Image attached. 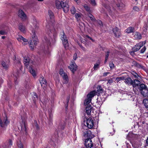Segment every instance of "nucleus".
I'll use <instances>...</instances> for the list:
<instances>
[{
  "instance_id": "1",
  "label": "nucleus",
  "mask_w": 148,
  "mask_h": 148,
  "mask_svg": "<svg viewBox=\"0 0 148 148\" xmlns=\"http://www.w3.org/2000/svg\"><path fill=\"white\" fill-rule=\"evenodd\" d=\"M55 29L53 25H46V36L44 37L45 42L48 44L53 43L55 41L56 33L55 32Z\"/></svg>"
},
{
  "instance_id": "2",
  "label": "nucleus",
  "mask_w": 148,
  "mask_h": 148,
  "mask_svg": "<svg viewBox=\"0 0 148 148\" xmlns=\"http://www.w3.org/2000/svg\"><path fill=\"white\" fill-rule=\"evenodd\" d=\"M38 29V26L36 25V23H35L34 25H33V27L32 26L31 28H30V30L32 32L31 35L33 42H32L31 40H30L28 42H29V47L31 48V49L32 50L34 49V47L37 45L38 42V39L37 38L34 30V29Z\"/></svg>"
},
{
  "instance_id": "3",
  "label": "nucleus",
  "mask_w": 148,
  "mask_h": 148,
  "mask_svg": "<svg viewBox=\"0 0 148 148\" xmlns=\"http://www.w3.org/2000/svg\"><path fill=\"white\" fill-rule=\"evenodd\" d=\"M97 90L96 91L95 90L93 91L90 92L87 95V99L84 101L85 105H87L89 104L91 101V99L92 97L95 95H98L100 93H102L103 90L101 86H99L97 88Z\"/></svg>"
},
{
  "instance_id": "4",
  "label": "nucleus",
  "mask_w": 148,
  "mask_h": 148,
  "mask_svg": "<svg viewBox=\"0 0 148 148\" xmlns=\"http://www.w3.org/2000/svg\"><path fill=\"white\" fill-rule=\"evenodd\" d=\"M55 5L57 9L62 8L65 12H67L69 10V6L68 4V1H67L56 0L55 1Z\"/></svg>"
},
{
  "instance_id": "5",
  "label": "nucleus",
  "mask_w": 148,
  "mask_h": 148,
  "mask_svg": "<svg viewBox=\"0 0 148 148\" xmlns=\"http://www.w3.org/2000/svg\"><path fill=\"white\" fill-rule=\"evenodd\" d=\"M24 62L25 65L26 66H29L30 72L34 77L36 76V73L34 69V66L33 65H34V64L33 61L30 60L28 57L25 56L24 57Z\"/></svg>"
},
{
  "instance_id": "6",
  "label": "nucleus",
  "mask_w": 148,
  "mask_h": 148,
  "mask_svg": "<svg viewBox=\"0 0 148 148\" xmlns=\"http://www.w3.org/2000/svg\"><path fill=\"white\" fill-rule=\"evenodd\" d=\"M59 74L62 78L63 83L64 84H67L69 81L68 75L62 68H60V69Z\"/></svg>"
},
{
  "instance_id": "7",
  "label": "nucleus",
  "mask_w": 148,
  "mask_h": 148,
  "mask_svg": "<svg viewBox=\"0 0 148 148\" xmlns=\"http://www.w3.org/2000/svg\"><path fill=\"white\" fill-rule=\"evenodd\" d=\"M61 38L65 48L67 49L68 46V43L67 38L63 32L61 33Z\"/></svg>"
},
{
  "instance_id": "8",
  "label": "nucleus",
  "mask_w": 148,
  "mask_h": 148,
  "mask_svg": "<svg viewBox=\"0 0 148 148\" xmlns=\"http://www.w3.org/2000/svg\"><path fill=\"white\" fill-rule=\"evenodd\" d=\"M86 126L89 129H91L93 128L94 122L93 119L90 117L87 119L86 121Z\"/></svg>"
},
{
  "instance_id": "9",
  "label": "nucleus",
  "mask_w": 148,
  "mask_h": 148,
  "mask_svg": "<svg viewBox=\"0 0 148 148\" xmlns=\"http://www.w3.org/2000/svg\"><path fill=\"white\" fill-rule=\"evenodd\" d=\"M19 18L21 20L23 21H26L27 16L25 13L22 10H19Z\"/></svg>"
},
{
  "instance_id": "10",
  "label": "nucleus",
  "mask_w": 148,
  "mask_h": 148,
  "mask_svg": "<svg viewBox=\"0 0 148 148\" xmlns=\"http://www.w3.org/2000/svg\"><path fill=\"white\" fill-rule=\"evenodd\" d=\"M145 44V42L141 41L137 44L133 48V51H137Z\"/></svg>"
},
{
  "instance_id": "11",
  "label": "nucleus",
  "mask_w": 148,
  "mask_h": 148,
  "mask_svg": "<svg viewBox=\"0 0 148 148\" xmlns=\"http://www.w3.org/2000/svg\"><path fill=\"white\" fill-rule=\"evenodd\" d=\"M84 144L87 148H91L93 145L92 141L90 138L86 139L85 141Z\"/></svg>"
},
{
  "instance_id": "12",
  "label": "nucleus",
  "mask_w": 148,
  "mask_h": 148,
  "mask_svg": "<svg viewBox=\"0 0 148 148\" xmlns=\"http://www.w3.org/2000/svg\"><path fill=\"white\" fill-rule=\"evenodd\" d=\"M68 67L73 73H74L77 69V66L75 62L73 61L71 62L70 66Z\"/></svg>"
},
{
  "instance_id": "13",
  "label": "nucleus",
  "mask_w": 148,
  "mask_h": 148,
  "mask_svg": "<svg viewBox=\"0 0 148 148\" xmlns=\"http://www.w3.org/2000/svg\"><path fill=\"white\" fill-rule=\"evenodd\" d=\"M133 35L134 38L135 39H140L142 38L141 34L137 32H136L134 33Z\"/></svg>"
},
{
  "instance_id": "14",
  "label": "nucleus",
  "mask_w": 148,
  "mask_h": 148,
  "mask_svg": "<svg viewBox=\"0 0 148 148\" xmlns=\"http://www.w3.org/2000/svg\"><path fill=\"white\" fill-rule=\"evenodd\" d=\"M39 81L41 84L42 87H45L46 84V81L44 78L42 77H41L39 79Z\"/></svg>"
},
{
  "instance_id": "15",
  "label": "nucleus",
  "mask_w": 148,
  "mask_h": 148,
  "mask_svg": "<svg viewBox=\"0 0 148 148\" xmlns=\"http://www.w3.org/2000/svg\"><path fill=\"white\" fill-rule=\"evenodd\" d=\"M113 32L114 35L116 37H118L120 34V32L119 29L116 27L113 29Z\"/></svg>"
},
{
  "instance_id": "16",
  "label": "nucleus",
  "mask_w": 148,
  "mask_h": 148,
  "mask_svg": "<svg viewBox=\"0 0 148 148\" xmlns=\"http://www.w3.org/2000/svg\"><path fill=\"white\" fill-rule=\"evenodd\" d=\"M140 82L137 79L134 80V82H132V85L134 88L136 87L138 88L139 86Z\"/></svg>"
},
{
  "instance_id": "17",
  "label": "nucleus",
  "mask_w": 148,
  "mask_h": 148,
  "mask_svg": "<svg viewBox=\"0 0 148 148\" xmlns=\"http://www.w3.org/2000/svg\"><path fill=\"white\" fill-rule=\"evenodd\" d=\"M125 80L124 82L126 84H127L128 85H132V79L130 77H127L126 79H125Z\"/></svg>"
},
{
  "instance_id": "18",
  "label": "nucleus",
  "mask_w": 148,
  "mask_h": 148,
  "mask_svg": "<svg viewBox=\"0 0 148 148\" xmlns=\"http://www.w3.org/2000/svg\"><path fill=\"white\" fill-rule=\"evenodd\" d=\"M118 3H117L116 5L120 9H122L125 7V5L121 2V0H117Z\"/></svg>"
},
{
  "instance_id": "19",
  "label": "nucleus",
  "mask_w": 148,
  "mask_h": 148,
  "mask_svg": "<svg viewBox=\"0 0 148 148\" xmlns=\"http://www.w3.org/2000/svg\"><path fill=\"white\" fill-rule=\"evenodd\" d=\"M48 15L49 18V21H52L53 20V15L52 12L50 10L48 11Z\"/></svg>"
},
{
  "instance_id": "20",
  "label": "nucleus",
  "mask_w": 148,
  "mask_h": 148,
  "mask_svg": "<svg viewBox=\"0 0 148 148\" xmlns=\"http://www.w3.org/2000/svg\"><path fill=\"white\" fill-rule=\"evenodd\" d=\"M92 106L91 105H88L86 108V112L88 115L90 114L91 111Z\"/></svg>"
},
{
  "instance_id": "21",
  "label": "nucleus",
  "mask_w": 148,
  "mask_h": 148,
  "mask_svg": "<svg viewBox=\"0 0 148 148\" xmlns=\"http://www.w3.org/2000/svg\"><path fill=\"white\" fill-rule=\"evenodd\" d=\"M141 93L144 96L148 97V89L147 88L142 91Z\"/></svg>"
},
{
  "instance_id": "22",
  "label": "nucleus",
  "mask_w": 148,
  "mask_h": 148,
  "mask_svg": "<svg viewBox=\"0 0 148 148\" xmlns=\"http://www.w3.org/2000/svg\"><path fill=\"white\" fill-rule=\"evenodd\" d=\"M134 31V28L133 27H128L126 30V32L127 33H132Z\"/></svg>"
},
{
  "instance_id": "23",
  "label": "nucleus",
  "mask_w": 148,
  "mask_h": 148,
  "mask_svg": "<svg viewBox=\"0 0 148 148\" xmlns=\"http://www.w3.org/2000/svg\"><path fill=\"white\" fill-rule=\"evenodd\" d=\"M100 64V61H98L95 64L94 66L93 67V69L94 70H96L99 68V65Z\"/></svg>"
},
{
  "instance_id": "24",
  "label": "nucleus",
  "mask_w": 148,
  "mask_h": 148,
  "mask_svg": "<svg viewBox=\"0 0 148 148\" xmlns=\"http://www.w3.org/2000/svg\"><path fill=\"white\" fill-rule=\"evenodd\" d=\"M1 64L4 68L5 69H7L9 67V65L7 64L5 62L3 61L1 62Z\"/></svg>"
},
{
  "instance_id": "25",
  "label": "nucleus",
  "mask_w": 148,
  "mask_h": 148,
  "mask_svg": "<svg viewBox=\"0 0 148 148\" xmlns=\"http://www.w3.org/2000/svg\"><path fill=\"white\" fill-rule=\"evenodd\" d=\"M19 29L21 32H24L25 31V27L22 24H20L19 25Z\"/></svg>"
},
{
  "instance_id": "26",
  "label": "nucleus",
  "mask_w": 148,
  "mask_h": 148,
  "mask_svg": "<svg viewBox=\"0 0 148 148\" xmlns=\"http://www.w3.org/2000/svg\"><path fill=\"white\" fill-rule=\"evenodd\" d=\"M82 14L80 13H77L75 14V16L76 18L78 21L80 20L82 17Z\"/></svg>"
},
{
  "instance_id": "27",
  "label": "nucleus",
  "mask_w": 148,
  "mask_h": 148,
  "mask_svg": "<svg viewBox=\"0 0 148 148\" xmlns=\"http://www.w3.org/2000/svg\"><path fill=\"white\" fill-rule=\"evenodd\" d=\"M146 88L147 87L145 85L143 84H140L138 88L140 91H142L143 89Z\"/></svg>"
},
{
  "instance_id": "28",
  "label": "nucleus",
  "mask_w": 148,
  "mask_h": 148,
  "mask_svg": "<svg viewBox=\"0 0 148 148\" xmlns=\"http://www.w3.org/2000/svg\"><path fill=\"white\" fill-rule=\"evenodd\" d=\"M19 39L22 40L24 42V43H23V44H26L28 42L27 39L24 38L21 36H19Z\"/></svg>"
},
{
  "instance_id": "29",
  "label": "nucleus",
  "mask_w": 148,
  "mask_h": 148,
  "mask_svg": "<svg viewBox=\"0 0 148 148\" xmlns=\"http://www.w3.org/2000/svg\"><path fill=\"white\" fill-rule=\"evenodd\" d=\"M32 95L34 101H35L36 100V99H37V96L36 93L34 92H32Z\"/></svg>"
},
{
  "instance_id": "30",
  "label": "nucleus",
  "mask_w": 148,
  "mask_h": 148,
  "mask_svg": "<svg viewBox=\"0 0 148 148\" xmlns=\"http://www.w3.org/2000/svg\"><path fill=\"white\" fill-rule=\"evenodd\" d=\"M143 102L144 103L145 108H148V99H144L143 101Z\"/></svg>"
},
{
  "instance_id": "31",
  "label": "nucleus",
  "mask_w": 148,
  "mask_h": 148,
  "mask_svg": "<svg viewBox=\"0 0 148 148\" xmlns=\"http://www.w3.org/2000/svg\"><path fill=\"white\" fill-rule=\"evenodd\" d=\"M71 13L73 14H75L76 12V9L74 6H73L71 9Z\"/></svg>"
},
{
  "instance_id": "32",
  "label": "nucleus",
  "mask_w": 148,
  "mask_h": 148,
  "mask_svg": "<svg viewBox=\"0 0 148 148\" xmlns=\"http://www.w3.org/2000/svg\"><path fill=\"white\" fill-rule=\"evenodd\" d=\"M125 79V77L122 76L120 77H117L116 78V80L117 82H119L121 80H123Z\"/></svg>"
},
{
  "instance_id": "33",
  "label": "nucleus",
  "mask_w": 148,
  "mask_h": 148,
  "mask_svg": "<svg viewBox=\"0 0 148 148\" xmlns=\"http://www.w3.org/2000/svg\"><path fill=\"white\" fill-rule=\"evenodd\" d=\"M89 2L93 6H95L96 5V3L95 0H89Z\"/></svg>"
},
{
  "instance_id": "34",
  "label": "nucleus",
  "mask_w": 148,
  "mask_h": 148,
  "mask_svg": "<svg viewBox=\"0 0 148 148\" xmlns=\"http://www.w3.org/2000/svg\"><path fill=\"white\" fill-rule=\"evenodd\" d=\"M84 7L85 10L89 12H90V8L89 7H88L87 5H85L84 6Z\"/></svg>"
},
{
  "instance_id": "35",
  "label": "nucleus",
  "mask_w": 148,
  "mask_h": 148,
  "mask_svg": "<svg viewBox=\"0 0 148 148\" xmlns=\"http://www.w3.org/2000/svg\"><path fill=\"white\" fill-rule=\"evenodd\" d=\"M147 24L145 25V26L143 28V32L146 33L147 32Z\"/></svg>"
},
{
  "instance_id": "36",
  "label": "nucleus",
  "mask_w": 148,
  "mask_h": 148,
  "mask_svg": "<svg viewBox=\"0 0 148 148\" xmlns=\"http://www.w3.org/2000/svg\"><path fill=\"white\" fill-rule=\"evenodd\" d=\"M109 66L111 69H112L114 68V65L112 62H110Z\"/></svg>"
},
{
  "instance_id": "37",
  "label": "nucleus",
  "mask_w": 148,
  "mask_h": 148,
  "mask_svg": "<svg viewBox=\"0 0 148 148\" xmlns=\"http://www.w3.org/2000/svg\"><path fill=\"white\" fill-rule=\"evenodd\" d=\"M6 33L7 32L5 31L2 30L0 31V34L1 35H5L6 34Z\"/></svg>"
},
{
  "instance_id": "38",
  "label": "nucleus",
  "mask_w": 148,
  "mask_h": 148,
  "mask_svg": "<svg viewBox=\"0 0 148 148\" xmlns=\"http://www.w3.org/2000/svg\"><path fill=\"white\" fill-rule=\"evenodd\" d=\"M132 73V75L134 76L135 78H138V75L136 73L134 72H133Z\"/></svg>"
},
{
  "instance_id": "39",
  "label": "nucleus",
  "mask_w": 148,
  "mask_h": 148,
  "mask_svg": "<svg viewBox=\"0 0 148 148\" xmlns=\"http://www.w3.org/2000/svg\"><path fill=\"white\" fill-rule=\"evenodd\" d=\"M146 48L145 46L144 47L140 50V53H143L145 51Z\"/></svg>"
},
{
  "instance_id": "40",
  "label": "nucleus",
  "mask_w": 148,
  "mask_h": 148,
  "mask_svg": "<svg viewBox=\"0 0 148 148\" xmlns=\"http://www.w3.org/2000/svg\"><path fill=\"white\" fill-rule=\"evenodd\" d=\"M8 145L9 147H10L12 145V140L10 139L8 142Z\"/></svg>"
},
{
  "instance_id": "41",
  "label": "nucleus",
  "mask_w": 148,
  "mask_h": 148,
  "mask_svg": "<svg viewBox=\"0 0 148 148\" xmlns=\"http://www.w3.org/2000/svg\"><path fill=\"white\" fill-rule=\"evenodd\" d=\"M69 99H70V97L68 96L67 97V98H66V102L67 103V105L66 104V108H67L68 106V103H69Z\"/></svg>"
},
{
  "instance_id": "42",
  "label": "nucleus",
  "mask_w": 148,
  "mask_h": 148,
  "mask_svg": "<svg viewBox=\"0 0 148 148\" xmlns=\"http://www.w3.org/2000/svg\"><path fill=\"white\" fill-rule=\"evenodd\" d=\"M133 9L134 10L136 11H139V8L136 6H134L133 7Z\"/></svg>"
},
{
  "instance_id": "43",
  "label": "nucleus",
  "mask_w": 148,
  "mask_h": 148,
  "mask_svg": "<svg viewBox=\"0 0 148 148\" xmlns=\"http://www.w3.org/2000/svg\"><path fill=\"white\" fill-rule=\"evenodd\" d=\"M97 22L100 26H102L103 25L102 22L100 20H98L97 21Z\"/></svg>"
},
{
  "instance_id": "44",
  "label": "nucleus",
  "mask_w": 148,
  "mask_h": 148,
  "mask_svg": "<svg viewBox=\"0 0 148 148\" xmlns=\"http://www.w3.org/2000/svg\"><path fill=\"white\" fill-rule=\"evenodd\" d=\"M125 144L126 145V148H131V146L128 143L125 142Z\"/></svg>"
},
{
  "instance_id": "45",
  "label": "nucleus",
  "mask_w": 148,
  "mask_h": 148,
  "mask_svg": "<svg viewBox=\"0 0 148 148\" xmlns=\"http://www.w3.org/2000/svg\"><path fill=\"white\" fill-rule=\"evenodd\" d=\"M77 54L76 53H75L73 55V59L74 60H75L77 59Z\"/></svg>"
},
{
  "instance_id": "46",
  "label": "nucleus",
  "mask_w": 148,
  "mask_h": 148,
  "mask_svg": "<svg viewBox=\"0 0 148 148\" xmlns=\"http://www.w3.org/2000/svg\"><path fill=\"white\" fill-rule=\"evenodd\" d=\"M90 18L92 21H95V19L93 16L92 17H90Z\"/></svg>"
},
{
  "instance_id": "47",
  "label": "nucleus",
  "mask_w": 148,
  "mask_h": 148,
  "mask_svg": "<svg viewBox=\"0 0 148 148\" xmlns=\"http://www.w3.org/2000/svg\"><path fill=\"white\" fill-rule=\"evenodd\" d=\"M112 82H113L112 80V79H110L108 81V82L107 84L109 83L110 84H111Z\"/></svg>"
},
{
  "instance_id": "48",
  "label": "nucleus",
  "mask_w": 148,
  "mask_h": 148,
  "mask_svg": "<svg viewBox=\"0 0 148 148\" xmlns=\"http://www.w3.org/2000/svg\"><path fill=\"white\" fill-rule=\"evenodd\" d=\"M110 73L109 72H107L103 74V76H106L107 75H108Z\"/></svg>"
},
{
  "instance_id": "49",
  "label": "nucleus",
  "mask_w": 148,
  "mask_h": 148,
  "mask_svg": "<svg viewBox=\"0 0 148 148\" xmlns=\"http://www.w3.org/2000/svg\"><path fill=\"white\" fill-rule=\"evenodd\" d=\"M109 54V51H108L107 53V54L106 55L105 58H106V59H108Z\"/></svg>"
},
{
  "instance_id": "50",
  "label": "nucleus",
  "mask_w": 148,
  "mask_h": 148,
  "mask_svg": "<svg viewBox=\"0 0 148 148\" xmlns=\"http://www.w3.org/2000/svg\"><path fill=\"white\" fill-rule=\"evenodd\" d=\"M133 147L134 148H138L139 146L138 145H137L136 146L135 144H132Z\"/></svg>"
},
{
  "instance_id": "51",
  "label": "nucleus",
  "mask_w": 148,
  "mask_h": 148,
  "mask_svg": "<svg viewBox=\"0 0 148 148\" xmlns=\"http://www.w3.org/2000/svg\"><path fill=\"white\" fill-rule=\"evenodd\" d=\"M113 10H114V9L113 8L111 9V8H110V9H108V10L110 13H111L113 11Z\"/></svg>"
},
{
  "instance_id": "52",
  "label": "nucleus",
  "mask_w": 148,
  "mask_h": 148,
  "mask_svg": "<svg viewBox=\"0 0 148 148\" xmlns=\"http://www.w3.org/2000/svg\"><path fill=\"white\" fill-rule=\"evenodd\" d=\"M88 16L90 18V17H92L93 16L92 14H91L90 13V12H89V13L88 14Z\"/></svg>"
},
{
  "instance_id": "53",
  "label": "nucleus",
  "mask_w": 148,
  "mask_h": 148,
  "mask_svg": "<svg viewBox=\"0 0 148 148\" xmlns=\"http://www.w3.org/2000/svg\"><path fill=\"white\" fill-rule=\"evenodd\" d=\"M86 37L87 38H88L91 40L92 41H94V40H93V39H92L89 36L87 35L86 36Z\"/></svg>"
},
{
  "instance_id": "54",
  "label": "nucleus",
  "mask_w": 148,
  "mask_h": 148,
  "mask_svg": "<svg viewBox=\"0 0 148 148\" xmlns=\"http://www.w3.org/2000/svg\"><path fill=\"white\" fill-rule=\"evenodd\" d=\"M15 79V84H18V81H17V77H16V78L14 79Z\"/></svg>"
},
{
  "instance_id": "55",
  "label": "nucleus",
  "mask_w": 148,
  "mask_h": 148,
  "mask_svg": "<svg viewBox=\"0 0 148 148\" xmlns=\"http://www.w3.org/2000/svg\"><path fill=\"white\" fill-rule=\"evenodd\" d=\"M44 52L45 54H48L49 53V51L48 50H47V51H45Z\"/></svg>"
},
{
  "instance_id": "56",
  "label": "nucleus",
  "mask_w": 148,
  "mask_h": 148,
  "mask_svg": "<svg viewBox=\"0 0 148 148\" xmlns=\"http://www.w3.org/2000/svg\"><path fill=\"white\" fill-rule=\"evenodd\" d=\"M19 147L20 148H23V146L21 143L19 144Z\"/></svg>"
},
{
  "instance_id": "57",
  "label": "nucleus",
  "mask_w": 148,
  "mask_h": 148,
  "mask_svg": "<svg viewBox=\"0 0 148 148\" xmlns=\"http://www.w3.org/2000/svg\"><path fill=\"white\" fill-rule=\"evenodd\" d=\"M77 3H79V0H74Z\"/></svg>"
},
{
  "instance_id": "58",
  "label": "nucleus",
  "mask_w": 148,
  "mask_h": 148,
  "mask_svg": "<svg viewBox=\"0 0 148 148\" xmlns=\"http://www.w3.org/2000/svg\"><path fill=\"white\" fill-rule=\"evenodd\" d=\"M64 125H63L62 126V127H61V129H63L64 128Z\"/></svg>"
},
{
  "instance_id": "59",
  "label": "nucleus",
  "mask_w": 148,
  "mask_h": 148,
  "mask_svg": "<svg viewBox=\"0 0 148 148\" xmlns=\"http://www.w3.org/2000/svg\"><path fill=\"white\" fill-rule=\"evenodd\" d=\"M139 66H140V67H141V68H142V69H143V66L140 65H139Z\"/></svg>"
},
{
  "instance_id": "60",
  "label": "nucleus",
  "mask_w": 148,
  "mask_h": 148,
  "mask_svg": "<svg viewBox=\"0 0 148 148\" xmlns=\"http://www.w3.org/2000/svg\"><path fill=\"white\" fill-rule=\"evenodd\" d=\"M107 59H106L105 58V60L104 61L105 63H106V62H107Z\"/></svg>"
},
{
  "instance_id": "61",
  "label": "nucleus",
  "mask_w": 148,
  "mask_h": 148,
  "mask_svg": "<svg viewBox=\"0 0 148 148\" xmlns=\"http://www.w3.org/2000/svg\"><path fill=\"white\" fill-rule=\"evenodd\" d=\"M36 126L37 129H38L39 128V127L38 125H36Z\"/></svg>"
},
{
  "instance_id": "62",
  "label": "nucleus",
  "mask_w": 148,
  "mask_h": 148,
  "mask_svg": "<svg viewBox=\"0 0 148 148\" xmlns=\"http://www.w3.org/2000/svg\"><path fill=\"white\" fill-rule=\"evenodd\" d=\"M1 38L2 39H3L5 38V37L4 36H2L1 37Z\"/></svg>"
},
{
  "instance_id": "63",
  "label": "nucleus",
  "mask_w": 148,
  "mask_h": 148,
  "mask_svg": "<svg viewBox=\"0 0 148 148\" xmlns=\"http://www.w3.org/2000/svg\"><path fill=\"white\" fill-rule=\"evenodd\" d=\"M130 136V134H129L127 135V138H128V137H129V136Z\"/></svg>"
},
{
  "instance_id": "64",
  "label": "nucleus",
  "mask_w": 148,
  "mask_h": 148,
  "mask_svg": "<svg viewBox=\"0 0 148 148\" xmlns=\"http://www.w3.org/2000/svg\"><path fill=\"white\" fill-rule=\"evenodd\" d=\"M142 123L143 124H144L145 123V122L144 121H142Z\"/></svg>"
}]
</instances>
